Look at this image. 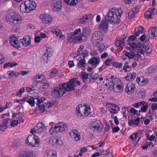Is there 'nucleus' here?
I'll list each match as a JSON object with an SVG mask.
<instances>
[{"label": "nucleus", "instance_id": "obj_1", "mask_svg": "<svg viewBox=\"0 0 157 157\" xmlns=\"http://www.w3.org/2000/svg\"><path fill=\"white\" fill-rule=\"evenodd\" d=\"M121 8H113L108 11L104 19L111 22L112 24H117L120 21V17L122 13Z\"/></svg>", "mask_w": 157, "mask_h": 157}, {"label": "nucleus", "instance_id": "obj_2", "mask_svg": "<svg viewBox=\"0 0 157 157\" xmlns=\"http://www.w3.org/2000/svg\"><path fill=\"white\" fill-rule=\"evenodd\" d=\"M36 7V4L33 1H26L23 2L20 5V9L22 12L27 13H30L34 10Z\"/></svg>", "mask_w": 157, "mask_h": 157}, {"label": "nucleus", "instance_id": "obj_3", "mask_svg": "<svg viewBox=\"0 0 157 157\" xmlns=\"http://www.w3.org/2000/svg\"><path fill=\"white\" fill-rule=\"evenodd\" d=\"M21 19L20 15L17 14L13 10H9L6 13V20L7 21L16 24L20 22Z\"/></svg>", "mask_w": 157, "mask_h": 157}, {"label": "nucleus", "instance_id": "obj_4", "mask_svg": "<svg viewBox=\"0 0 157 157\" xmlns=\"http://www.w3.org/2000/svg\"><path fill=\"white\" fill-rule=\"evenodd\" d=\"M66 88V86H64L63 83L54 87L53 90L51 91L53 97L55 98H59L67 91Z\"/></svg>", "mask_w": 157, "mask_h": 157}, {"label": "nucleus", "instance_id": "obj_5", "mask_svg": "<svg viewBox=\"0 0 157 157\" xmlns=\"http://www.w3.org/2000/svg\"><path fill=\"white\" fill-rule=\"evenodd\" d=\"M25 143L31 147H37L38 144L40 143V140L37 136L31 135L26 139Z\"/></svg>", "mask_w": 157, "mask_h": 157}, {"label": "nucleus", "instance_id": "obj_6", "mask_svg": "<svg viewBox=\"0 0 157 157\" xmlns=\"http://www.w3.org/2000/svg\"><path fill=\"white\" fill-rule=\"evenodd\" d=\"M90 128L94 132H101L102 130V125L99 120H93L90 124Z\"/></svg>", "mask_w": 157, "mask_h": 157}, {"label": "nucleus", "instance_id": "obj_7", "mask_svg": "<svg viewBox=\"0 0 157 157\" xmlns=\"http://www.w3.org/2000/svg\"><path fill=\"white\" fill-rule=\"evenodd\" d=\"M83 107L81 105H78L76 108V112L78 116L80 118H83V116H88L90 113V110L83 109ZM90 110V109H89Z\"/></svg>", "mask_w": 157, "mask_h": 157}, {"label": "nucleus", "instance_id": "obj_8", "mask_svg": "<svg viewBox=\"0 0 157 157\" xmlns=\"http://www.w3.org/2000/svg\"><path fill=\"white\" fill-rule=\"evenodd\" d=\"M102 40V39L101 37V33L100 32H96L92 34L91 41L94 45L97 46Z\"/></svg>", "mask_w": 157, "mask_h": 157}, {"label": "nucleus", "instance_id": "obj_9", "mask_svg": "<svg viewBox=\"0 0 157 157\" xmlns=\"http://www.w3.org/2000/svg\"><path fill=\"white\" fill-rule=\"evenodd\" d=\"M67 129V125L63 123L59 122L55 124L54 128H51L50 130H52L56 132H62Z\"/></svg>", "mask_w": 157, "mask_h": 157}, {"label": "nucleus", "instance_id": "obj_10", "mask_svg": "<svg viewBox=\"0 0 157 157\" xmlns=\"http://www.w3.org/2000/svg\"><path fill=\"white\" fill-rule=\"evenodd\" d=\"M77 81V79L76 78H73L67 83H63L64 86H66V89L67 91H69L73 90H75V85Z\"/></svg>", "mask_w": 157, "mask_h": 157}, {"label": "nucleus", "instance_id": "obj_11", "mask_svg": "<svg viewBox=\"0 0 157 157\" xmlns=\"http://www.w3.org/2000/svg\"><path fill=\"white\" fill-rule=\"evenodd\" d=\"M40 18L43 23L48 24L52 21V18L49 14H43L40 16Z\"/></svg>", "mask_w": 157, "mask_h": 157}, {"label": "nucleus", "instance_id": "obj_12", "mask_svg": "<svg viewBox=\"0 0 157 157\" xmlns=\"http://www.w3.org/2000/svg\"><path fill=\"white\" fill-rule=\"evenodd\" d=\"M52 6L53 10L55 11L60 10L62 6L61 0H53L52 2Z\"/></svg>", "mask_w": 157, "mask_h": 157}, {"label": "nucleus", "instance_id": "obj_13", "mask_svg": "<svg viewBox=\"0 0 157 157\" xmlns=\"http://www.w3.org/2000/svg\"><path fill=\"white\" fill-rule=\"evenodd\" d=\"M9 41L11 44L14 48L17 49L20 48V47L18 44V40L16 36L13 35L11 36L9 39Z\"/></svg>", "mask_w": 157, "mask_h": 157}, {"label": "nucleus", "instance_id": "obj_14", "mask_svg": "<svg viewBox=\"0 0 157 157\" xmlns=\"http://www.w3.org/2000/svg\"><path fill=\"white\" fill-rule=\"evenodd\" d=\"M31 37L29 35H25L22 39H21L20 42L25 47H27L31 43Z\"/></svg>", "mask_w": 157, "mask_h": 157}, {"label": "nucleus", "instance_id": "obj_15", "mask_svg": "<svg viewBox=\"0 0 157 157\" xmlns=\"http://www.w3.org/2000/svg\"><path fill=\"white\" fill-rule=\"evenodd\" d=\"M18 157H35V155L32 151H23L19 153Z\"/></svg>", "mask_w": 157, "mask_h": 157}, {"label": "nucleus", "instance_id": "obj_16", "mask_svg": "<svg viewBox=\"0 0 157 157\" xmlns=\"http://www.w3.org/2000/svg\"><path fill=\"white\" fill-rule=\"evenodd\" d=\"M108 22L106 19H103L98 26V29L100 30H103L105 32L107 31L108 27Z\"/></svg>", "mask_w": 157, "mask_h": 157}, {"label": "nucleus", "instance_id": "obj_17", "mask_svg": "<svg viewBox=\"0 0 157 157\" xmlns=\"http://www.w3.org/2000/svg\"><path fill=\"white\" fill-rule=\"evenodd\" d=\"M135 89L134 84L132 82H130L126 86L125 91L129 95L132 94Z\"/></svg>", "mask_w": 157, "mask_h": 157}, {"label": "nucleus", "instance_id": "obj_18", "mask_svg": "<svg viewBox=\"0 0 157 157\" xmlns=\"http://www.w3.org/2000/svg\"><path fill=\"white\" fill-rule=\"evenodd\" d=\"M46 128V126L43 123L39 122L36 125V130L38 133H43Z\"/></svg>", "mask_w": 157, "mask_h": 157}, {"label": "nucleus", "instance_id": "obj_19", "mask_svg": "<svg viewBox=\"0 0 157 157\" xmlns=\"http://www.w3.org/2000/svg\"><path fill=\"white\" fill-rule=\"evenodd\" d=\"M157 70V64L155 63L147 68L146 72L148 75H151Z\"/></svg>", "mask_w": 157, "mask_h": 157}, {"label": "nucleus", "instance_id": "obj_20", "mask_svg": "<svg viewBox=\"0 0 157 157\" xmlns=\"http://www.w3.org/2000/svg\"><path fill=\"white\" fill-rule=\"evenodd\" d=\"M67 37L70 42L74 44L77 43V36L72 34V33L68 34Z\"/></svg>", "mask_w": 157, "mask_h": 157}, {"label": "nucleus", "instance_id": "obj_21", "mask_svg": "<svg viewBox=\"0 0 157 157\" xmlns=\"http://www.w3.org/2000/svg\"><path fill=\"white\" fill-rule=\"evenodd\" d=\"M136 81L139 85L143 86L148 82V79L147 78H144L143 77L141 76L137 78Z\"/></svg>", "mask_w": 157, "mask_h": 157}, {"label": "nucleus", "instance_id": "obj_22", "mask_svg": "<svg viewBox=\"0 0 157 157\" xmlns=\"http://www.w3.org/2000/svg\"><path fill=\"white\" fill-rule=\"evenodd\" d=\"M148 33L149 34L150 37L152 39H154L157 36V29L156 30L155 27H153L150 28L148 31Z\"/></svg>", "mask_w": 157, "mask_h": 157}, {"label": "nucleus", "instance_id": "obj_23", "mask_svg": "<svg viewBox=\"0 0 157 157\" xmlns=\"http://www.w3.org/2000/svg\"><path fill=\"white\" fill-rule=\"evenodd\" d=\"M100 60L99 58L94 57H92L88 61V63L92 66L96 67L99 63Z\"/></svg>", "mask_w": 157, "mask_h": 157}, {"label": "nucleus", "instance_id": "obj_24", "mask_svg": "<svg viewBox=\"0 0 157 157\" xmlns=\"http://www.w3.org/2000/svg\"><path fill=\"white\" fill-rule=\"evenodd\" d=\"M110 90L114 89L117 92L119 93L122 91L123 86L119 84H117L116 86L115 84L113 85L112 86L110 87Z\"/></svg>", "mask_w": 157, "mask_h": 157}, {"label": "nucleus", "instance_id": "obj_25", "mask_svg": "<svg viewBox=\"0 0 157 157\" xmlns=\"http://www.w3.org/2000/svg\"><path fill=\"white\" fill-rule=\"evenodd\" d=\"M46 153L48 157H53L57 155L56 151L51 149H47Z\"/></svg>", "mask_w": 157, "mask_h": 157}, {"label": "nucleus", "instance_id": "obj_26", "mask_svg": "<svg viewBox=\"0 0 157 157\" xmlns=\"http://www.w3.org/2000/svg\"><path fill=\"white\" fill-rule=\"evenodd\" d=\"M136 76V74L134 72L128 73L125 76V78L127 81H131L135 79Z\"/></svg>", "mask_w": 157, "mask_h": 157}, {"label": "nucleus", "instance_id": "obj_27", "mask_svg": "<svg viewBox=\"0 0 157 157\" xmlns=\"http://www.w3.org/2000/svg\"><path fill=\"white\" fill-rule=\"evenodd\" d=\"M72 133L73 134L74 138L76 141H78L80 140L81 136L79 132L76 130H73Z\"/></svg>", "mask_w": 157, "mask_h": 157}, {"label": "nucleus", "instance_id": "obj_28", "mask_svg": "<svg viewBox=\"0 0 157 157\" xmlns=\"http://www.w3.org/2000/svg\"><path fill=\"white\" fill-rule=\"evenodd\" d=\"M136 48H138L139 52H140V53L141 54L144 53L145 48L144 47V46L142 43L138 42Z\"/></svg>", "mask_w": 157, "mask_h": 157}, {"label": "nucleus", "instance_id": "obj_29", "mask_svg": "<svg viewBox=\"0 0 157 157\" xmlns=\"http://www.w3.org/2000/svg\"><path fill=\"white\" fill-rule=\"evenodd\" d=\"M50 57L48 56V53L47 51H46L42 56V59L43 60V62L44 63H48V61L49 60Z\"/></svg>", "mask_w": 157, "mask_h": 157}, {"label": "nucleus", "instance_id": "obj_30", "mask_svg": "<svg viewBox=\"0 0 157 157\" xmlns=\"http://www.w3.org/2000/svg\"><path fill=\"white\" fill-rule=\"evenodd\" d=\"M77 37L78 42L77 43H81L82 42H84V41H86L87 40V38L86 37L83 36L82 34L79 35L78 36H77Z\"/></svg>", "mask_w": 157, "mask_h": 157}, {"label": "nucleus", "instance_id": "obj_31", "mask_svg": "<svg viewBox=\"0 0 157 157\" xmlns=\"http://www.w3.org/2000/svg\"><path fill=\"white\" fill-rule=\"evenodd\" d=\"M52 32L53 33L56 34L57 37H59L61 38L62 36V35H61L62 33L60 30L58 29H52Z\"/></svg>", "mask_w": 157, "mask_h": 157}, {"label": "nucleus", "instance_id": "obj_32", "mask_svg": "<svg viewBox=\"0 0 157 157\" xmlns=\"http://www.w3.org/2000/svg\"><path fill=\"white\" fill-rule=\"evenodd\" d=\"M77 65L78 67L81 68L83 67L82 69H85V67L86 65V62L85 59H81L79 61Z\"/></svg>", "mask_w": 157, "mask_h": 157}, {"label": "nucleus", "instance_id": "obj_33", "mask_svg": "<svg viewBox=\"0 0 157 157\" xmlns=\"http://www.w3.org/2000/svg\"><path fill=\"white\" fill-rule=\"evenodd\" d=\"M90 33V29L86 27L83 29L82 34L87 38Z\"/></svg>", "mask_w": 157, "mask_h": 157}, {"label": "nucleus", "instance_id": "obj_34", "mask_svg": "<svg viewBox=\"0 0 157 157\" xmlns=\"http://www.w3.org/2000/svg\"><path fill=\"white\" fill-rule=\"evenodd\" d=\"M141 108L139 111V112H142L145 113L146 112L148 107V104L146 103V102L144 104L142 105Z\"/></svg>", "mask_w": 157, "mask_h": 157}, {"label": "nucleus", "instance_id": "obj_35", "mask_svg": "<svg viewBox=\"0 0 157 157\" xmlns=\"http://www.w3.org/2000/svg\"><path fill=\"white\" fill-rule=\"evenodd\" d=\"M47 105L46 104H42L39 105H37L38 106V108L39 109V110L40 111V113H42L44 112L45 111V107H46V105Z\"/></svg>", "mask_w": 157, "mask_h": 157}, {"label": "nucleus", "instance_id": "obj_36", "mask_svg": "<svg viewBox=\"0 0 157 157\" xmlns=\"http://www.w3.org/2000/svg\"><path fill=\"white\" fill-rule=\"evenodd\" d=\"M64 2L68 5L71 6H75L78 2L77 0H64Z\"/></svg>", "mask_w": 157, "mask_h": 157}, {"label": "nucleus", "instance_id": "obj_37", "mask_svg": "<svg viewBox=\"0 0 157 157\" xmlns=\"http://www.w3.org/2000/svg\"><path fill=\"white\" fill-rule=\"evenodd\" d=\"M116 45L118 47H121V49L123 48V46L125 45L124 40H117L116 42Z\"/></svg>", "mask_w": 157, "mask_h": 157}, {"label": "nucleus", "instance_id": "obj_38", "mask_svg": "<svg viewBox=\"0 0 157 157\" xmlns=\"http://www.w3.org/2000/svg\"><path fill=\"white\" fill-rule=\"evenodd\" d=\"M46 98L44 97H40V98L39 97L37 98H35V100H36L37 102L36 103L37 105H39L41 104V103H43L44 101L46 100Z\"/></svg>", "mask_w": 157, "mask_h": 157}, {"label": "nucleus", "instance_id": "obj_39", "mask_svg": "<svg viewBox=\"0 0 157 157\" xmlns=\"http://www.w3.org/2000/svg\"><path fill=\"white\" fill-rule=\"evenodd\" d=\"M112 64L114 67L119 69L121 68L122 67V63L117 62H113Z\"/></svg>", "mask_w": 157, "mask_h": 157}, {"label": "nucleus", "instance_id": "obj_40", "mask_svg": "<svg viewBox=\"0 0 157 157\" xmlns=\"http://www.w3.org/2000/svg\"><path fill=\"white\" fill-rule=\"evenodd\" d=\"M132 68V66L128 65V63L126 62L123 67V69L125 72H127L128 70H130V69Z\"/></svg>", "mask_w": 157, "mask_h": 157}, {"label": "nucleus", "instance_id": "obj_41", "mask_svg": "<svg viewBox=\"0 0 157 157\" xmlns=\"http://www.w3.org/2000/svg\"><path fill=\"white\" fill-rule=\"evenodd\" d=\"M35 98L34 99L33 98L30 97L29 98H28L27 101V102L30 105L32 106H33L35 105Z\"/></svg>", "mask_w": 157, "mask_h": 157}, {"label": "nucleus", "instance_id": "obj_42", "mask_svg": "<svg viewBox=\"0 0 157 157\" xmlns=\"http://www.w3.org/2000/svg\"><path fill=\"white\" fill-rule=\"evenodd\" d=\"M124 55L128 57L129 59L133 58L135 56V54L132 52H125Z\"/></svg>", "mask_w": 157, "mask_h": 157}, {"label": "nucleus", "instance_id": "obj_43", "mask_svg": "<svg viewBox=\"0 0 157 157\" xmlns=\"http://www.w3.org/2000/svg\"><path fill=\"white\" fill-rule=\"evenodd\" d=\"M146 102L143 101L132 105V106L136 108H138L142 105L144 104Z\"/></svg>", "mask_w": 157, "mask_h": 157}, {"label": "nucleus", "instance_id": "obj_44", "mask_svg": "<svg viewBox=\"0 0 157 157\" xmlns=\"http://www.w3.org/2000/svg\"><path fill=\"white\" fill-rule=\"evenodd\" d=\"M87 20L86 17L85 15L79 20L78 22L79 24H84L86 22Z\"/></svg>", "mask_w": 157, "mask_h": 157}, {"label": "nucleus", "instance_id": "obj_45", "mask_svg": "<svg viewBox=\"0 0 157 157\" xmlns=\"http://www.w3.org/2000/svg\"><path fill=\"white\" fill-rule=\"evenodd\" d=\"M122 112L123 113V116L126 117H127L126 114L128 113V108L126 107H123L122 109Z\"/></svg>", "mask_w": 157, "mask_h": 157}, {"label": "nucleus", "instance_id": "obj_46", "mask_svg": "<svg viewBox=\"0 0 157 157\" xmlns=\"http://www.w3.org/2000/svg\"><path fill=\"white\" fill-rule=\"evenodd\" d=\"M145 91L144 89L140 90L138 94V97L139 98H142L145 95Z\"/></svg>", "mask_w": 157, "mask_h": 157}, {"label": "nucleus", "instance_id": "obj_47", "mask_svg": "<svg viewBox=\"0 0 157 157\" xmlns=\"http://www.w3.org/2000/svg\"><path fill=\"white\" fill-rule=\"evenodd\" d=\"M58 72V71L57 69H53L51 72L49 74V77L50 78L53 77Z\"/></svg>", "mask_w": 157, "mask_h": 157}, {"label": "nucleus", "instance_id": "obj_48", "mask_svg": "<svg viewBox=\"0 0 157 157\" xmlns=\"http://www.w3.org/2000/svg\"><path fill=\"white\" fill-rule=\"evenodd\" d=\"M25 91V89L24 87L21 88L19 90V91L17 92L16 94V95L17 96L20 97L21 96L22 93H23Z\"/></svg>", "mask_w": 157, "mask_h": 157}, {"label": "nucleus", "instance_id": "obj_49", "mask_svg": "<svg viewBox=\"0 0 157 157\" xmlns=\"http://www.w3.org/2000/svg\"><path fill=\"white\" fill-rule=\"evenodd\" d=\"M19 145V141L17 140H14L12 142V146L15 148H17Z\"/></svg>", "mask_w": 157, "mask_h": 157}, {"label": "nucleus", "instance_id": "obj_50", "mask_svg": "<svg viewBox=\"0 0 157 157\" xmlns=\"http://www.w3.org/2000/svg\"><path fill=\"white\" fill-rule=\"evenodd\" d=\"M127 42H128L127 44L129 45L131 47L133 48H137V44H136V43L133 42H131L129 41Z\"/></svg>", "mask_w": 157, "mask_h": 157}, {"label": "nucleus", "instance_id": "obj_51", "mask_svg": "<svg viewBox=\"0 0 157 157\" xmlns=\"http://www.w3.org/2000/svg\"><path fill=\"white\" fill-rule=\"evenodd\" d=\"M148 12L152 14H155L157 13V11L155 8H154L153 9L152 8H149L148 10Z\"/></svg>", "mask_w": 157, "mask_h": 157}, {"label": "nucleus", "instance_id": "obj_52", "mask_svg": "<svg viewBox=\"0 0 157 157\" xmlns=\"http://www.w3.org/2000/svg\"><path fill=\"white\" fill-rule=\"evenodd\" d=\"M50 86V85L49 83L47 82H44L43 83L42 87V89H41V90L43 91V90H42V89H47Z\"/></svg>", "mask_w": 157, "mask_h": 157}, {"label": "nucleus", "instance_id": "obj_53", "mask_svg": "<svg viewBox=\"0 0 157 157\" xmlns=\"http://www.w3.org/2000/svg\"><path fill=\"white\" fill-rule=\"evenodd\" d=\"M81 76L84 79H86L88 78V75L85 72H82Z\"/></svg>", "mask_w": 157, "mask_h": 157}, {"label": "nucleus", "instance_id": "obj_54", "mask_svg": "<svg viewBox=\"0 0 157 157\" xmlns=\"http://www.w3.org/2000/svg\"><path fill=\"white\" fill-rule=\"evenodd\" d=\"M105 130L106 132H108L110 128V126L108 122H105Z\"/></svg>", "mask_w": 157, "mask_h": 157}, {"label": "nucleus", "instance_id": "obj_55", "mask_svg": "<svg viewBox=\"0 0 157 157\" xmlns=\"http://www.w3.org/2000/svg\"><path fill=\"white\" fill-rule=\"evenodd\" d=\"M105 48V46L103 44H100L99 46V51L100 53H102Z\"/></svg>", "mask_w": 157, "mask_h": 157}, {"label": "nucleus", "instance_id": "obj_56", "mask_svg": "<svg viewBox=\"0 0 157 157\" xmlns=\"http://www.w3.org/2000/svg\"><path fill=\"white\" fill-rule=\"evenodd\" d=\"M9 119L6 118L3 120V121L1 125L2 126L6 127L7 128V126L8 121L9 120Z\"/></svg>", "mask_w": 157, "mask_h": 157}, {"label": "nucleus", "instance_id": "obj_57", "mask_svg": "<svg viewBox=\"0 0 157 157\" xmlns=\"http://www.w3.org/2000/svg\"><path fill=\"white\" fill-rule=\"evenodd\" d=\"M8 75L10 76V78H11L14 76L15 72L14 71H9L8 72Z\"/></svg>", "mask_w": 157, "mask_h": 157}, {"label": "nucleus", "instance_id": "obj_58", "mask_svg": "<svg viewBox=\"0 0 157 157\" xmlns=\"http://www.w3.org/2000/svg\"><path fill=\"white\" fill-rule=\"evenodd\" d=\"M135 13L133 11H131L128 13V18L129 19H131L135 15Z\"/></svg>", "mask_w": 157, "mask_h": 157}, {"label": "nucleus", "instance_id": "obj_59", "mask_svg": "<svg viewBox=\"0 0 157 157\" xmlns=\"http://www.w3.org/2000/svg\"><path fill=\"white\" fill-rule=\"evenodd\" d=\"M152 14L148 12H146L144 13V16L145 17L148 19H151L152 18L151 17V15Z\"/></svg>", "mask_w": 157, "mask_h": 157}, {"label": "nucleus", "instance_id": "obj_60", "mask_svg": "<svg viewBox=\"0 0 157 157\" xmlns=\"http://www.w3.org/2000/svg\"><path fill=\"white\" fill-rule=\"evenodd\" d=\"M92 74H93V73H92V74H91L90 77V83H94V82H95V81L97 79H96L95 78V77H94L93 76V75Z\"/></svg>", "mask_w": 157, "mask_h": 157}, {"label": "nucleus", "instance_id": "obj_61", "mask_svg": "<svg viewBox=\"0 0 157 157\" xmlns=\"http://www.w3.org/2000/svg\"><path fill=\"white\" fill-rule=\"evenodd\" d=\"M18 121L17 120H14L11 122L10 124L12 127H15L17 125Z\"/></svg>", "mask_w": 157, "mask_h": 157}, {"label": "nucleus", "instance_id": "obj_62", "mask_svg": "<svg viewBox=\"0 0 157 157\" xmlns=\"http://www.w3.org/2000/svg\"><path fill=\"white\" fill-rule=\"evenodd\" d=\"M81 33V29H80L79 28L75 30V31L73 33H72V34L76 36V35L80 34Z\"/></svg>", "mask_w": 157, "mask_h": 157}, {"label": "nucleus", "instance_id": "obj_63", "mask_svg": "<svg viewBox=\"0 0 157 157\" xmlns=\"http://www.w3.org/2000/svg\"><path fill=\"white\" fill-rule=\"evenodd\" d=\"M85 16L87 20H92L93 19V15L91 13H89L88 14H86Z\"/></svg>", "mask_w": 157, "mask_h": 157}, {"label": "nucleus", "instance_id": "obj_64", "mask_svg": "<svg viewBox=\"0 0 157 157\" xmlns=\"http://www.w3.org/2000/svg\"><path fill=\"white\" fill-rule=\"evenodd\" d=\"M140 6H137L133 8L132 11H133L135 13H137L139 11V10L140 8Z\"/></svg>", "mask_w": 157, "mask_h": 157}]
</instances>
